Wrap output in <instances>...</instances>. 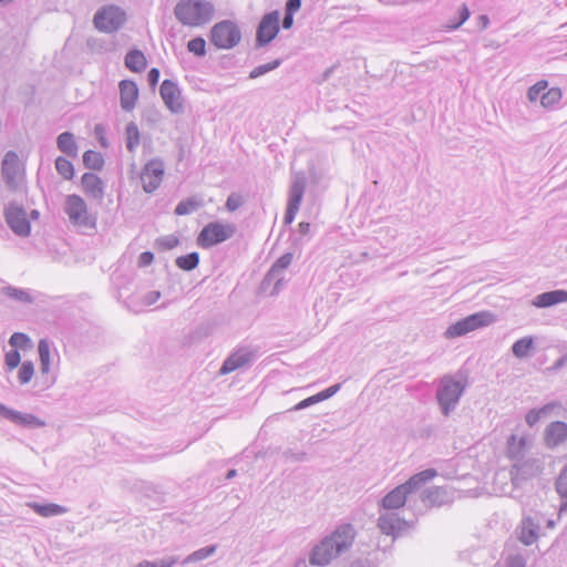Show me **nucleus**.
<instances>
[{
    "label": "nucleus",
    "mask_w": 567,
    "mask_h": 567,
    "mask_svg": "<svg viewBox=\"0 0 567 567\" xmlns=\"http://www.w3.org/2000/svg\"><path fill=\"white\" fill-rule=\"evenodd\" d=\"M355 528L351 524L338 526L329 536L316 545L310 554L311 565L326 566L343 553L348 551L355 539Z\"/></svg>",
    "instance_id": "1"
},
{
    "label": "nucleus",
    "mask_w": 567,
    "mask_h": 567,
    "mask_svg": "<svg viewBox=\"0 0 567 567\" xmlns=\"http://www.w3.org/2000/svg\"><path fill=\"white\" fill-rule=\"evenodd\" d=\"M436 471L433 468L424 470L411 476L405 483L396 486L390 491L380 503V511H393L401 508L405 505L409 495L419 491L425 483L436 476Z\"/></svg>",
    "instance_id": "2"
},
{
    "label": "nucleus",
    "mask_w": 567,
    "mask_h": 567,
    "mask_svg": "<svg viewBox=\"0 0 567 567\" xmlns=\"http://www.w3.org/2000/svg\"><path fill=\"white\" fill-rule=\"evenodd\" d=\"M215 8L207 0H179L174 16L183 25L198 28L207 24L214 17Z\"/></svg>",
    "instance_id": "3"
},
{
    "label": "nucleus",
    "mask_w": 567,
    "mask_h": 567,
    "mask_svg": "<svg viewBox=\"0 0 567 567\" xmlns=\"http://www.w3.org/2000/svg\"><path fill=\"white\" fill-rule=\"evenodd\" d=\"M466 388V381L444 375L437 386L436 400L444 416H449L456 408Z\"/></svg>",
    "instance_id": "4"
},
{
    "label": "nucleus",
    "mask_w": 567,
    "mask_h": 567,
    "mask_svg": "<svg viewBox=\"0 0 567 567\" xmlns=\"http://www.w3.org/2000/svg\"><path fill=\"white\" fill-rule=\"evenodd\" d=\"M543 471V460L533 455L512 463L509 475L513 486H523L526 482L540 476Z\"/></svg>",
    "instance_id": "5"
},
{
    "label": "nucleus",
    "mask_w": 567,
    "mask_h": 567,
    "mask_svg": "<svg viewBox=\"0 0 567 567\" xmlns=\"http://www.w3.org/2000/svg\"><path fill=\"white\" fill-rule=\"evenodd\" d=\"M495 321V316L489 311H480L470 315L455 323L451 324L444 332V337L453 339L465 336L466 333L480 328L487 327Z\"/></svg>",
    "instance_id": "6"
},
{
    "label": "nucleus",
    "mask_w": 567,
    "mask_h": 567,
    "mask_svg": "<svg viewBox=\"0 0 567 567\" xmlns=\"http://www.w3.org/2000/svg\"><path fill=\"white\" fill-rule=\"evenodd\" d=\"M64 212L74 226L91 229L96 226V218L89 213L86 203L79 195L66 196Z\"/></svg>",
    "instance_id": "7"
},
{
    "label": "nucleus",
    "mask_w": 567,
    "mask_h": 567,
    "mask_svg": "<svg viewBox=\"0 0 567 567\" xmlns=\"http://www.w3.org/2000/svg\"><path fill=\"white\" fill-rule=\"evenodd\" d=\"M241 39L238 25L231 20H223L210 30V41L218 49H233Z\"/></svg>",
    "instance_id": "8"
},
{
    "label": "nucleus",
    "mask_w": 567,
    "mask_h": 567,
    "mask_svg": "<svg viewBox=\"0 0 567 567\" xmlns=\"http://www.w3.org/2000/svg\"><path fill=\"white\" fill-rule=\"evenodd\" d=\"M126 21L125 11L116 6H106L101 8L94 14V25L97 30L112 33L122 28Z\"/></svg>",
    "instance_id": "9"
},
{
    "label": "nucleus",
    "mask_w": 567,
    "mask_h": 567,
    "mask_svg": "<svg viewBox=\"0 0 567 567\" xmlns=\"http://www.w3.org/2000/svg\"><path fill=\"white\" fill-rule=\"evenodd\" d=\"M1 175L9 189L17 190L21 187L24 169L16 152L6 153L1 165Z\"/></svg>",
    "instance_id": "10"
},
{
    "label": "nucleus",
    "mask_w": 567,
    "mask_h": 567,
    "mask_svg": "<svg viewBox=\"0 0 567 567\" xmlns=\"http://www.w3.org/2000/svg\"><path fill=\"white\" fill-rule=\"evenodd\" d=\"M235 227L230 224L209 223L198 235V244L208 248L231 238Z\"/></svg>",
    "instance_id": "11"
},
{
    "label": "nucleus",
    "mask_w": 567,
    "mask_h": 567,
    "mask_svg": "<svg viewBox=\"0 0 567 567\" xmlns=\"http://www.w3.org/2000/svg\"><path fill=\"white\" fill-rule=\"evenodd\" d=\"M165 174V164L162 158L155 157L145 163L141 172L142 187L145 193H154L162 184Z\"/></svg>",
    "instance_id": "12"
},
{
    "label": "nucleus",
    "mask_w": 567,
    "mask_h": 567,
    "mask_svg": "<svg viewBox=\"0 0 567 567\" xmlns=\"http://www.w3.org/2000/svg\"><path fill=\"white\" fill-rule=\"evenodd\" d=\"M378 528L384 535L399 537L409 529V523L393 511H379Z\"/></svg>",
    "instance_id": "13"
},
{
    "label": "nucleus",
    "mask_w": 567,
    "mask_h": 567,
    "mask_svg": "<svg viewBox=\"0 0 567 567\" xmlns=\"http://www.w3.org/2000/svg\"><path fill=\"white\" fill-rule=\"evenodd\" d=\"M4 218L8 226L16 235L21 237L29 236L31 227L27 212L22 206L10 203L4 208Z\"/></svg>",
    "instance_id": "14"
},
{
    "label": "nucleus",
    "mask_w": 567,
    "mask_h": 567,
    "mask_svg": "<svg viewBox=\"0 0 567 567\" xmlns=\"http://www.w3.org/2000/svg\"><path fill=\"white\" fill-rule=\"evenodd\" d=\"M306 190V179L302 175H296L289 187V197L287 204V210L285 214L284 221L289 225L293 221L297 213L299 212L303 195Z\"/></svg>",
    "instance_id": "15"
},
{
    "label": "nucleus",
    "mask_w": 567,
    "mask_h": 567,
    "mask_svg": "<svg viewBox=\"0 0 567 567\" xmlns=\"http://www.w3.org/2000/svg\"><path fill=\"white\" fill-rule=\"evenodd\" d=\"M533 446V437L528 434H511L506 442L505 454L512 462H516L529 456Z\"/></svg>",
    "instance_id": "16"
},
{
    "label": "nucleus",
    "mask_w": 567,
    "mask_h": 567,
    "mask_svg": "<svg viewBox=\"0 0 567 567\" xmlns=\"http://www.w3.org/2000/svg\"><path fill=\"white\" fill-rule=\"evenodd\" d=\"M256 358V352L248 348H239L230 353L219 369V374H228L240 368L249 367Z\"/></svg>",
    "instance_id": "17"
},
{
    "label": "nucleus",
    "mask_w": 567,
    "mask_h": 567,
    "mask_svg": "<svg viewBox=\"0 0 567 567\" xmlns=\"http://www.w3.org/2000/svg\"><path fill=\"white\" fill-rule=\"evenodd\" d=\"M279 32V13L277 11L267 13L260 21L257 29V45L268 44Z\"/></svg>",
    "instance_id": "18"
},
{
    "label": "nucleus",
    "mask_w": 567,
    "mask_h": 567,
    "mask_svg": "<svg viewBox=\"0 0 567 567\" xmlns=\"http://www.w3.org/2000/svg\"><path fill=\"white\" fill-rule=\"evenodd\" d=\"M0 416L27 429L43 427L45 422L30 413H22L0 403Z\"/></svg>",
    "instance_id": "19"
},
{
    "label": "nucleus",
    "mask_w": 567,
    "mask_h": 567,
    "mask_svg": "<svg viewBox=\"0 0 567 567\" xmlns=\"http://www.w3.org/2000/svg\"><path fill=\"white\" fill-rule=\"evenodd\" d=\"M292 258L293 255L291 252L284 254L267 272L264 284L274 282V292H278L281 289L285 280L284 271L290 266Z\"/></svg>",
    "instance_id": "20"
},
{
    "label": "nucleus",
    "mask_w": 567,
    "mask_h": 567,
    "mask_svg": "<svg viewBox=\"0 0 567 567\" xmlns=\"http://www.w3.org/2000/svg\"><path fill=\"white\" fill-rule=\"evenodd\" d=\"M159 93L169 111L173 113H181L183 111L181 91L174 81L164 80Z\"/></svg>",
    "instance_id": "21"
},
{
    "label": "nucleus",
    "mask_w": 567,
    "mask_h": 567,
    "mask_svg": "<svg viewBox=\"0 0 567 567\" xmlns=\"http://www.w3.org/2000/svg\"><path fill=\"white\" fill-rule=\"evenodd\" d=\"M540 524L532 516H524L518 527V539L526 546L533 545L539 538Z\"/></svg>",
    "instance_id": "22"
},
{
    "label": "nucleus",
    "mask_w": 567,
    "mask_h": 567,
    "mask_svg": "<svg viewBox=\"0 0 567 567\" xmlns=\"http://www.w3.org/2000/svg\"><path fill=\"white\" fill-rule=\"evenodd\" d=\"M453 499V493L444 486H433L422 493V502L425 506H442L449 504Z\"/></svg>",
    "instance_id": "23"
},
{
    "label": "nucleus",
    "mask_w": 567,
    "mask_h": 567,
    "mask_svg": "<svg viewBox=\"0 0 567 567\" xmlns=\"http://www.w3.org/2000/svg\"><path fill=\"white\" fill-rule=\"evenodd\" d=\"M120 104L122 110L131 112L135 109L138 99V87L134 81L123 80L118 84Z\"/></svg>",
    "instance_id": "24"
},
{
    "label": "nucleus",
    "mask_w": 567,
    "mask_h": 567,
    "mask_svg": "<svg viewBox=\"0 0 567 567\" xmlns=\"http://www.w3.org/2000/svg\"><path fill=\"white\" fill-rule=\"evenodd\" d=\"M567 440V424L561 421H555L547 425L545 430V443L548 447H556Z\"/></svg>",
    "instance_id": "25"
},
{
    "label": "nucleus",
    "mask_w": 567,
    "mask_h": 567,
    "mask_svg": "<svg viewBox=\"0 0 567 567\" xmlns=\"http://www.w3.org/2000/svg\"><path fill=\"white\" fill-rule=\"evenodd\" d=\"M82 187L86 195L101 200L104 196V183L94 173H84L81 178Z\"/></svg>",
    "instance_id": "26"
},
{
    "label": "nucleus",
    "mask_w": 567,
    "mask_h": 567,
    "mask_svg": "<svg viewBox=\"0 0 567 567\" xmlns=\"http://www.w3.org/2000/svg\"><path fill=\"white\" fill-rule=\"evenodd\" d=\"M567 302V291L565 290H551L537 295L533 305L537 308H547L557 303Z\"/></svg>",
    "instance_id": "27"
},
{
    "label": "nucleus",
    "mask_w": 567,
    "mask_h": 567,
    "mask_svg": "<svg viewBox=\"0 0 567 567\" xmlns=\"http://www.w3.org/2000/svg\"><path fill=\"white\" fill-rule=\"evenodd\" d=\"M28 506L32 508L38 515L43 517H52L63 515L68 512L64 506L58 504H39L35 502L28 503Z\"/></svg>",
    "instance_id": "28"
},
{
    "label": "nucleus",
    "mask_w": 567,
    "mask_h": 567,
    "mask_svg": "<svg viewBox=\"0 0 567 567\" xmlns=\"http://www.w3.org/2000/svg\"><path fill=\"white\" fill-rule=\"evenodd\" d=\"M146 63V58L140 50H131L125 55V66L132 72H142Z\"/></svg>",
    "instance_id": "29"
},
{
    "label": "nucleus",
    "mask_w": 567,
    "mask_h": 567,
    "mask_svg": "<svg viewBox=\"0 0 567 567\" xmlns=\"http://www.w3.org/2000/svg\"><path fill=\"white\" fill-rule=\"evenodd\" d=\"M58 148L68 156L75 157L78 155V145L74 135L70 132H63L56 140Z\"/></svg>",
    "instance_id": "30"
},
{
    "label": "nucleus",
    "mask_w": 567,
    "mask_h": 567,
    "mask_svg": "<svg viewBox=\"0 0 567 567\" xmlns=\"http://www.w3.org/2000/svg\"><path fill=\"white\" fill-rule=\"evenodd\" d=\"M141 134L135 122H130L125 127V145L130 153H134L140 145Z\"/></svg>",
    "instance_id": "31"
},
{
    "label": "nucleus",
    "mask_w": 567,
    "mask_h": 567,
    "mask_svg": "<svg viewBox=\"0 0 567 567\" xmlns=\"http://www.w3.org/2000/svg\"><path fill=\"white\" fill-rule=\"evenodd\" d=\"M534 349V338L533 337H524L518 339L512 346L513 354L518 359H525L529 357L530 351Z\"/></svg>",
    "instance_id": "32"
},
{
    "label": "nucleus",
    "mask_w": 567,
    "mask_h": 567,
    "mask_svg": "<svg viewBox=\"0 0 567 567\" xmlns=\"http://www.w3.org/2000/svg\"><path fill=\"white\" fill-rule=\"evenodd\" d=\"M1 292L8 298H11L21 303L33 302V298L31 297L30 292L25 289L7 286L2 288Z\"/></svg>",
    "instance_id": "33"
},
{
    "label": "nucleus",
    "mask_w": 567,
    "mask_h": 567,
    "mask_svg": "<svg viewBox=\"0 0 567 567\" xmlns=\"http://www.w3.org/2000/svg\"><path fill=\"white\" fill-rule=\"evenodd\" d=\"M202 206V200L196 197H189L179 202L175 208L178 216L188 215L197 210Z\"/></svg>",
    "instance_id": "34"
},
{
    "label": "nucleus",
    "mask_w": 567,
    "mask_h": 567,
    "mask_svg": "<svg viewBox=\"0 0 567 567\" xmlns=\"http://www.w3.org/2000/svg\"><path fill=\"white\" fill-rule=\"evenodd\" d=\"M175 264L179 269L185 270V271H190L198 266L199 254L196 251H193L185 256H179L176 258Z\"/></svg>",
    "instance_id": "35"
},
{
    "label": "nucleus",
    "mask_w": 567,
    "mask_h": 567,
    "mask_svg": "<svg viewBox=\"0 0 567 567\" xmlns=\"http://www.w3.org/2000/svg\"><path fill=\"white\" fill-rule=\"evenodd\" d=\"M216 549H217L216 545H210L207 547L199 548V549L193 551L192 554H189L183 560V565L204 560V559L210 557L212 555H214L216 553Z\"/></svg>",
    "instance_id": "36"
},
{
    "label": "nucleus",
    "mask_w": 567,
    "mask_h": 567,
    "mask_svg": "<svg viewBox=\"0 0 567 567\" xmlns=\"http://www.w3.org/2000/svg\"><path fill=\"white\" fill-rule=\"evenodd\" d=\"M38 351L40 357V369L43 374L50 371V344L47 340L39 341Z\"/></svg>",
    "instance_id": "37"
},
{
    "label": "nucleus",
    "mask_w": 567,
    "mask_h": 567,
    "mask_svg": "<svg viewBox=\"0 0 567 567\" xmlns=\"http://www.w3.org/2000/svg\"><path fill=\"white\" fill-rule=\"evenodd\" d=\"M561 91L558 87H551L540 95V104L545 109H550L561 100Z\"/></svg>",
    "instance_id": "38"
},
{
    "label": "nucleus",
    "mask_w": 567,
    "mask_h": 567,
    "mask_svg": "<svg viewBox=\"0 0 567 567\" xmlns=\"http://www.w3.org/2000/svg\"><path fill=\"white\" fill-rule=\"evenodd\" d=\"M83 163L86 167L99 171L103 167L104 159L99 152L89 150L83 154Z\"/></svg>",
    "instance_id": "39"
},
{
    "label": "nucleus",
    "mask_w": 567,
    "mask_h": 567,
    "mask_svg": "<svg viewBox=\"0 0 567 567\" xmlns=\"http://www.w3.org/2000/svg\"><path fill=\"white\" fill-rule=\"evenodd\" d=\"M554 406H555L554 403H548L540 409H533V410L528 411V413L526 414V417H525L526 423L529 426H534L540 420V417L543 415L549 413L554 409Z\"/></svg>",
    "instance_id": "40"
},
{
    "label": "nucleus",
    "mask_w": 567,
    "mask_h": 567,
    "mask_svg": "<svg viewBox=\"0 0 567 567\" xmlns=\"http://www.w3.org/2000/svg\"><path fill=\"white\" fill-rule=\"evenodd\" d=\"M55 168L58 173L62 175L65 179H71L74 175V168L72 163L64 157H58L55 159Z\"/></svg>",
    "instance_id": "41"
},
{
    "label": "nucleus",
    "mask_w": 567,
    "mask_h": 567,
    "mask_svg": "<svg viewBox=\"0 0 567 567\" xmlns=\"http://www.w3.org/2000/svg\"><path fill=\"white\" fill-rule=\"evenodd\" d=\"M178 244L179 239L175 235H166L155 240V248L165 251L175 248Z\"/></svg>",
    "instance_id": "42"
},
{
    "label": "nucleus",
    "mask_w": 567,
    "mask_h": 567,
    "mask_svg": "<svg viewBox=\"0 0 567 567\" xmlns=\"http://www.w3.org/2000/svg\"><path fill=\"white\" fill-rule=\"evenodd\" d=\"M9 344L14 348V350L22 349L30 347L31 339L22 332H14L10 339Z\"/></svg>",
    "instance_id": "43"
},
{
    "label": "nucleus",
    "mask_w": 567,
    "mask_h": 567,
    "mask_svg": "<svg viewBox=\"0 0 567 567\" xmlns=\"http://www.w3.org/2000/svg\"><path fill=\"white\" fill-rule=\"evenodd\" d=\"M281 64V61L279 59L274 60L272 62L261 64L256 66L254 70L249 73V79H257L275 69H277Z\"/></svg>",
    "instance_id": "44"
},
{
    "label": "nucleus",
    "mask_w": 567,
    "mask_h": 567,
    "mask_svg": "<svg viewBox=\"0 0 567 567\" xmlns=\"http://www.w3.org/2000/svg\"><path fill=\"white\" fill-rule=\"evenodd\" d=\"M34 374V365L31 361H24L19 370L18 379L21 384H27L31 381Z\"/></svg>",
    "instance_id": "45"
},
{
    "label": "nucleus",
    "mask_w": 567,
    "mask_h": 567,
    "mask_svg": "<svg viewBox=\"0 0 567 567\" xmlns=\"http://www.w3.org/2000/svg\"><path fill=\"white\" fill-rule=\"evenodd\" d=\"M547 81H539L537 82L536 84H534L533 86H530L527 91V99L530 101V102H535L537 101L538 99L540 100V95L543 93H545L546 89H547Z\"/></svg>",
    "instance_id": "46"
},
{
    "label": "nucleus",
    "mask_w": 567,
    "mask_h": 567,
    "mask_svg": "<svg viewBox=\"0 0 567 567\" xmlns=\"http://www.w3.org/2000/svg\"><path fill=\"white\" fill-rule=\"evenodd\" d=\"M205 47H206V42L200 37L192 39L187 43L188 51L198 56H203L206 53Z\"/></svg>",
    "instance_id": "47"
},
{
    "label": "nucleus",
    "mask_w": 567,
    "mask_h": 567,
    "mask_svg": "<svg viewBox=\"0 0 567 567\" xmlns=\"http://www.w3.org/2000/svg\"><path fill=\"white\" fill-rule=\"evenodd\" d=\"M470 10L465 3H463L458 10L457 21H453L446 25L447 30H456L458 29L468 18H470Z\"/></svg>",
    "instance_id": "48"
},
{
    "label": "nucleus",
    "mask_w": 567,
    "mask_h": 567,
    "mask_svg": "<svg viewBox=\"0 0 567 567\" xmlns=\"http://www.w3.org/2000/svg\"><path fill=\"white\" fill-rule=\"evenodd\" d=\"M556 491L563 498L567 499V466L561 471L556 481Z\"/></svg>",
    "instance_id": "49"
},
{
    "label": "nucleus",
    "mask_w": 567,
    "mask_h": 567,
    "mask_svg": "<svg viewBox=\"0 0 567 567\" xmlns=\"http://www.w3.org/2000/svg\"><path fill=\"white\" fill-rule=\"evenodd\" d=\"M21 361V355L18 350H10L6 353V364L9 370L16 369Z\"/></svg>",
    "instance_id": "50"
},
{
    "label": "nucleus",
    "mask_w": 567,
    "mask_h": 567,
    "mask_svg": "<svg viewBox=\"0 0 567 567\" xmlns=\"http://www.w3.org/2000/svg\"><path fill=\"white\" fill-rule=\"evenodd\" d=\"M319 402H321V400H320L319 394L317 393V394H315L312 396H309V398L300 401L298 404H296L292 408V410L293 411L303 410V409L309 408L310 405H313V404L319 403Z\"/></svg>",
    "instance_id": "51"
},
{
    "label": "nucleus",
    "mask_w": 567,
    "mask_h": 567,
    "mask_svg": "<svg viewBox=\"0 0 567 567\" xmlns=\"http://www.w3.org/2000/svg\"><path fill=\"white\" fill-rule=\"evenodd\" d=\"M505 565V567H526V560L522 555H514L506 559Z\"/></svg>",
    "instance_id": "52"
},
{
    "label": "nucleus",
    "mask_w": 567,
    "mask_h": 567,
    "mask_svg": "<svg viewBox=\"0 0 567 567\" xmlns=\"http://www.w3.org/2000/svg\"><path fill=\"white\" fill-rule=\"evenodd\" d=\"M284 456L289 462H302L306 460V453L305 452H293L291 450L286 451L284 453Z\"/></svg>",
    "instance_id": "53"
},
{
    "label": "nucleus",
    "mask_w": 567,
    "mask_h": 567,
    "mask_svg": "<svg viewBox=\"0 0 567 567\" xmlns=\"http://www.w3.org/2000/svg\"><path fill=\"white\" fill-rule=\"evenodd\" d=\"M339 390H340V384H334V385H331L328 389L319 392L318 394L320 396V400L323 401V400H327V399L331 398L332 395H334Z\"/></svg>",
    "instance_id": "54"
},
{
    "label": "nucleus",
    "mask_w": 567,
    "mask_h": 567,
    "mask_svg": "<svg viewBox=\"0 0 567 567\" xmlns=\"http://www.w3.org/2000/svg\"><path fill=\"white\" fill-rule=\"evenodd\" d=\"M154 260V254L151 251H144L138 257V265L141 267L150 266Z\"/></svg>",
    "instance_id": "55"
},
{
    "label": "nucleus",
    "mask_w": 567,
    "mask_h": 567,
    "mask_svg": "<svg viewBox=\"0 0 567 567\" xmlns=\"http://www.w3.org/2000/svg\"><path fill=\"white\" fill-rule=\"evenodd\" d=\"M159 298H161L159 291H155V290L150 291L144 296L143 302L147 306H151V305L155 303Z\"/></svg>",
    "instance_id": "56"
},
{
    "label": "nucleus",
    "mask_w": 567,
    "mask_h": 567,
    "mask_svg": "<svg viewBox=\"0 0 567 567\" xmlns=\"http://www.w3.org/2000/svg\"><path fill=\"white\" fill-rule=\"evenodd\" d=\"M147 80L152 87L156 86L159 80V70L156 68H152L147 74Z\"/></svg>",
    "instance_id": "57"
},
{
    "label": "nucleus",
    "mask_w": 567,
    "mask_h": 567,
    "mask_svg": "<svg viewBox=\"0 0 567 567\" xmlns=\"http://www.w3.org/2000/svg\"><path fill=\"white\" fill-rule=\"evenodd\" d=\"M301 7V0H287L286 3V12L295 13L297 12Z\"/></svg>",
    "instance_id": "58"
},
{
    "label": "nucleus",
    "mask_w": 567,
    "mask_h": 567,
    "mask_svg": "<svg viewBox=\"0 0 567 567\" xmlns=\"http://www.w3.org/2000/svg\"><path fill=\"white\" fill-rule=\"evenodd\" d=\"M240 203L238 199L234 198L233 196H229L226 202V207L228 210L234 212L239 207Z\"/></svg>",
    "instance_id": "59"
},
{
    "label": "nucleus",
    "mask_w": 567,
    "mask_h": 567,
    "mask_svg": "<svg viewBox=\"0 0 567 567\" xmlns=\"http://www.w3.org/2000/svg\"><path fill=\"white\" fill-rule=\"evenodd\" d=\"M293 24V14L286 12L284 20H282V28L284 29H290Z\"/></svg>",
    "instance_id": "60"
},
{
    "label": "nucleus",
    "mask_w": 567,
    "mask_h": 567,
    "mask_svg": "<svg viewBox=\"0 0 567 567\" xmlns=\"http://www.w3.org/2000/svg\"><path fill=\"white\" fill-rule=\"evenodd\" d=\"M566 361H567V357H561L548 370L557 371L566 364Z\"/></svg>",
    "instance_id": "61"
},
{
    "label": "nucleus",
    "mask_w": 567,
    "mask_h": 567,
    "mask_svg": "<svg viewBox=\"0 0 567 567\" xmlns=\"http://www.w3.org/2000/svg\"><path fill=\"white\" fill-rule=\"evenodd\" d=\"M299 234L302 236H307L310 233V224L306 221H301L298 225Z\"/></svg>",
    "instance_id": "62"
},
{
    "label": "nucleus",
    "mask_w": 567,
    "mask_h": 567,
    "mask_svg": "<svg viewBox=\"0 0 567 567\" xmlns=\"http://www.w3.org/2000/svg\"><path fill=\"white\" fill-rule=\"evenodd\" d=\"M477 21H478V25L482 30H485L489 24V19L486 14H481L477 18Z\"/></svg>",
    "instance_id": "63"
},
{
    "label": "nucleus",
    "mask_w": 567,
    "mask_h": 567,
    "mask_svg": "<svg viewBox=\"0 0 567 567\" xmlns=\"http://www.w3.org/2000/svg\"><path fill=\"white\" fill-rule=\"evenodd\" d=\"M237 475V471L236 470H229L226 474V478L227 480H231L234 478L235 476Z\"/></svg>",
    "instance_id": "64"
}]
</instances>
